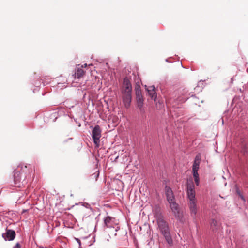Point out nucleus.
<instances>
[{
    "instance_id": "nucleus-1",
    "label": "nucleus",
    "mask_w": 248,
    "mask_h": 248,
    "mask_svg": "<svg viewBox=\"0 0 248 248\" xmlns=\"http://www.w3.org/2000/svg\"><path fill=\"white\" fill-rule=\"evenodd\" d=\"M158 228L165 238L168 244L171 246L173 244L168 223L164 220L163 216L160 214L156 217Z\"/></svg>"
},
{
    "instance_id": "nucleus-2",
    "label": "nucleus",
    "mask_w": 248,
    "mask_h": 248,
    "mask_svg": "<svg viewBox=\"0 0 248 248\" xmlns=\"http://www.w3.org/2000/svg\"><path fill=\"white\" fill-rule=\"evenodd\" d=\"M131 84L128 78H125L123 80L122 90V99L123 103L126 108L130 106L131 101Z\"/></svg>"
},
{
    "instance_id": "nucleus-3",
    "label": "nucleus",
    "mask_w": 248,
    "mask_h": 248,
    "mask_svg": "<svg viewBox=\"0 0 248 248\" xmlns=\"http://www.w3.org/2000/svg\"><path fill=\"white\" fill-rule=\"evenodd\" d=\"M165 194L172 212L174 213L176 217H179V211L178 205L175 201L173 191L170 187L167 186L165 187Z\"/></svg>"
},
{
    "instance_id": "nucleus-4",
    "label": "nucleus",
    "mask_w": 248,
    "mask_h": 248,
    "mask_svg": "<svg viewBox=\"0 0 248 248\" xmlns=\"http://www.w3.org/2000/svg\"><path fill=\"white\" fill-rule=\"evenodd\" d=\"M27 168V165L21 166V172L16 171L14 173V182L16 186L20 187L27 183V175L25 174V169Z\"/></svg>"
},
{
    "instance_id": "nucleus-5",
    "label": "nucleus",
    "mask_w": 248,
    "mask_h": 248,
    "mask_svg": "<svg viewBox=\"0 0 248 248\" xmlns=\"http://www.w3.org/2000/svg\"><path fill=\"white\" fill-rule=\"evenodd\" d=\"M101 131L100 126L96 125L93 128L92 131V138L96 147H98L100 143V138L101 136Z\"/></svg>"
},
{
    "instance_id": "nucleus-6",
    "label": "nucleus",
    "mask_w": 248,
    "mask_h": 248,
    "mask_svg": "<svg viewBox=\"0 0 248 248\" xmlns=\"http://www.w3.org/2000/svg\"><path fill=\"white\" fill-rule=\"evenodd\" d=\"M187 195L188 200L196 199L195 198V186L192 182L187 184Z\"/></svg>"
},
{
    "instance_id": "nucleus-7",
    "label": "nucleus",
    "mask_w": 248,
    "mask_h": 248,
    "mask_svg": "<svg viewBox=\"0 0 248 248\" xmlns=\"http://www.w3.org/2000/svg\"><path fill=\"white\" fill-rule=\"evenodd\" d=\"M188 207L192 216L195 217L198 210L197 201L196 199L190 200L188 201Z\"/></svg>"
},
{
    "instance_id": "nucleus-8",
    "label": "nucleus",
    "mask_w": 248,
    "mask_h": 248,
    "mask_svg": "<svg viewBox=\"0 0 248 248\" xmlns=\"http://www.w3.org/2000/svg\"><path fill=\"white\" fill-rule=\"evenodd\" d=\"M16 232L15 231L10 229H6L5 233L2 234V237L5 240H13L16 237Z\"/></svg>"
},
{
    "instance_id": "nucleus-9",
    "label": "nucleus",
    "mask_w": 248,
    "mask_h": 248,
    "mask_svg": "<svg viewBox=\"0 0 248 248\" xmlns=\"http://www.w3.org/2000/svg\"><path fill=\"white\" fill-rule=\"evenodd\" d=\"M201 161V156L200 155H198L195 157L193 164L192 166V171H198L199 169V166Z\"/></svg>"
},
{
    "instance_id": "nucleus-10",
    "label": "nucleus",
    "mask_w": 248,
    "mask_h": 248,
    "mask_svg": "<svg viewBox=\"0 0 248 248\" xmlns=\"http://www.w3.org/2000/svg\"><path fill=\"white\" fill-rule=\"evenodd\" d=\"M147 90L151 96V98L155 100L156 98V93L155 92V88L153 86H149L147 88Z\"/></svg>"
},
{
    "instance_id": "nucleus-11",
    "label": "nucleus",
    "mask_w": 248,
    "mask_h": 248,
    "mask_svg": "<svg viewBox=\"0 0 248 248\" xmlns=\"http://www.w3.org/2000/svg\"><path fill=\"white\" fill-rule=\"evenodd\" d=\"M187 98V91L184 89L180 93V96L178 98V101L180 102H184Z\"/></svg>"
},
{
    "instance_id": "nucleus-12",
    "label": "nucleus",
    "mask_w": 248,
    "mask_h": 248,
    "mask_svg": "<svg viewBox=\"0 0 248 248\" xmlns=\"http://www.w3.org/2000/svg\"><path fill=\"white\" fill-rule=\"evenodd\" d=\"M85 71L82 68H78L75 73V78L79 79L85 75Z\"/></svg>"
},
{
    "instance_id": "nucleus-13",
    "label": "nucleus",
    "mask_w": 248,
    "mask_h": 248,
    "mask_svg": "<svg viewBox=\"0 0 248 248\" xmlns=\"http://www.w3.org/2000/svg\"><path fill=\"white\" fill-rule=\"evenodd\" d=\"M138 107L140 109H141L143 104V98L142 96L136 97Z\"/></svg>"
},
{
    "instance_id": "nucleus-14",
    "label": "nucleus",
    "mask_w": 248,
    "mask_h": 248,
    "mask_svg": "<svg viewBox=\"0 0 248 248\" xmlns=\"http://www.w3.org/2000/svg\"><path fill=\"white\" fill-rule=\"evenodd\" d=\"M192 173L195 184L197 186H198L199 185L200 180L198 171H192Z\"/></svg>"
},
{
    "instance_id": "nucleus-15",
    "label": "nucleus",
    "mask_w": 248,
    "mask_h": 248,
    "mask_svg": "<svg viewBox=\"0 0 248 248\" xmlns=\"http://www.w3.org/2000/svg\"><path fill=\"white\" fill-rule=\"evenodd\" d=\"M112 218L109 216L107 217L104 219V224L107 227L110 226V222Z\"/></svg>"
},
{
    "instance_id": "nucleus-16",
    "label": "nucleus",
    "mask_w": 248,
    "mask_h": 248,
    "mask_svg": "<svg viewBox=\"0 0 248 248\" xmlns=\"http://www.w3.org/2000/svg\"><path fill=\"white\" fill-rule=\"evenodd\" d=\"M217 226H218L217 222L215 219H212L211 222V227L212 228L213 230H214L217 229Z\"/></svg>"
},
{
    "instance_id": "nucleus-17",
    "label": "nucleus",
    "mask_w": 248,
    "mask_h": 248,
    "mask_svg": "<svg viewBox=\"0 0 248 248\" xmlns=\"http://www.w3.org/2000/svg\"><path fill=\"white\" fill-rule=\"evenodd\" d=\"M136 97L142 96L141 93V91H138L135 92Z\"/></svg>"
},
{
    "instance_id": "nucleus-18",
    "label": "nucleus",
    "mask_w": 248,
    "mask_h": 248,
    "mask_svg": "<svg viewBox=\"0 0 248 248\" xmlns=\"http://www.w3.org/2000/svg\"><path fill=\"white\" fill-rule=\"evenodd\" d=\"M135 90V92H137L138 91H141L140 86V85L136 84Z\"/></svg>"
},
{
    "instance_id": "nucleus-19",
    "label": "nucleus",
    "mask_w": 248,
    "mask_h": 248,
    "mask_svg": "<svg viewBox=\"0 0 248 248\" xmlns=\"http://www.w3.org/2000/svg\"><path fill=\"white\" fill-rule=\"evenodd\" d=\"M14 248H21V246L18 243H17L14 247Z\"/></svg>"
},
{
    "instance_id": "nucleus-20",
    "label": "nucleus",
    "mask_w": 248,
    "mask_h": 248,
    "mask_svg": "<svg viewBox=\"0 0 248 248\" xmlns=\"http://www.w3.org/2000/svg\"><path fill=\"white\" fill-rule=\"evenodd\" d=\"M86 66H87V64H84V65H82V67H86Z\"/></svg>"
},
{
    "instance_id": "nucleus-21",
    "label": "nucleus",
    "mask_w": 248,
    "mask_h": 248,
    "mask_svg": "<svg viewBox=\"0 0 248 248\" xmlns=\"http://www.w3.org/2000/svg\"><path fill=\"white\" fill-rule=\"evenodd\" d=\"M30 171H31V170H29V169H28V172L29 173H30Z\"/></svg>"
}]
</instances>
